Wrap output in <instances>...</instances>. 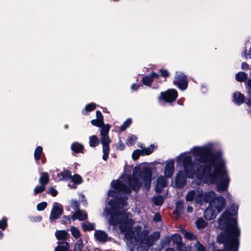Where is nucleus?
<instances>
[{
	"label": "nucleus",
	"instance_id": "1",
	"mask_svg": "<svg viewBox=\"0 0 251 251\" xmlns=\"http://www.w3.org/2000/svg\"><path fill=\"white\" fill-rule=\"evenodd\" d=\"M192 152L198 164L193 163L192 157L187 154H180L177 158V164L183 168V171H180L176 176L177 188L185 185L186 177L193 178L196 176L207 184L216 183L218 192L226 190L230 179L221 152H213L207 147H194Z\"/></svg>",
	"mask_w": 251,
	"mask_h": 251
},
{
	"label": "nucleus",
	"instance_id": "2",
	"mask_svg": "<svg viewBox=\"0 0 251 251\" xmlns=\"http://www.w3.org/2000/svg\"><path fill=\"white\" fill-rule=\"evenodd\" d=\"M110 225H119L121 232L124 234L126 239V244L131 250L137 246V251H148L150 248L160 237L158 231L154 232L150 236L142 231L140 226L133 228L135 223L132 219V215L127 212H120L117 209L110 214L109 219Z\"/></svg>",
	"mask_w": 251,
	"mask_h": 251
},
{
	"label": "nucleus",
	"instance_id": "3",
	"mask_svg": "<svg viewBox=\"0 0 251 251\" xmlns=\"http://www.w3.org/2000/svg\"><path fill=\"white\" fill-rule=\"evenodd\" d=\"M237 205H232L229 210H226L218 220L219 227L225 231L217 237L218 242L224 245V250L215 251H238L240 231L237 226L236 220L232 216L236 214Z\"/></svg>",
	"mask_w": 251,
	"mask_h": 251
},
{
	"label": "nucleus",
	"instance_id": "4",
	"mask_svg": "<svg viewBox=\"0 0 251 251\" xmlns=\"http://www.w3.org/2000/svg\"><path fill=\"white\" fill-rule=\"evenodd\" d=\"M152 173L149 168H144L141 173L138 174L134 169L132 176L126 175L120 180H113L111 185L113 188L119 192L130 194L131 190L138 192L142 184L143 180L146 190L151 188Z\"/></svg>",
	"mask_w": 251,
	"mask_h": 251
},
{
	"label": "nucleus",
	"instance_id": "5",
	"mask_svg": "<svg viewBox=\"0 0 251 251\" xmlns=\"http://www.w3.org/2000/svg\"><path fill=\"white\" fill-rule=\"evenodd\" d=\"M187 201H192L194 200L197 203L202 204L203 201L209 202L212 206L220 205V203L224 201V205H226V200L222 197H216V194L212 191L203 194L202 190L200 188L189 191L185 196Z\"/></svg>",
	"mask_w": 251,
	"mask_h": 251
},
{
	"label": "nucleus",
	"instance_id": "6",
	"mask_svg": "<svg viewBox=\"0 0 251 251\" xmlns=\"http://www.w3.org/2000/svg\"><path fill=\"white\" fill-rule=\"evenodd\" d=\"M110 130V126L106 125L102 128L100 132V143L102 145V158L106 161L108 159L109 151V144L111 142L108 134Z\"/></svg>",
	"mask_w": 251,
	"mask_h": 251
},
{
	"label": "nucleus",
	"instance_id": "7",
	"mask_svg": "<svg viewBox=\"0 0 251 251\" xmlns=\"http://www.w3.org/2000/svg\"><path fill=\"white\" fill-rule=\"evenodd\" d=\"M55 235L59 241L57 242L58 246L55 248L54 251H68L69 249L70 246L66 241L70 237L69 234L64 230H56Z\"/></svg>",
	"mask_w": 251,
	"mask_h": 251
},
{
	"label": "nucleus",
	"instance_id": "8",
	"mask_svg": "<svg viewBox=\"0 0 251 251\" xmlns=\"http://www.w3.org/2000/svg\"><path fill=\"white\" fill-rule=\"evenodd\" d=\"M225 205H224V201H221L220 205L211 206L208 207L204 212V216L207 220L214 219L216 216L224 209Z\"/></svg>",
	"mask_w": 251,
	"mask_h": 251
},
{
	"label": "nucleus",
	"instance_id": "9",
	"mask_svg": "<svg viewBox=\"0 0 251 251\" xmlns=\"http://www.w3.org/2000/svg\"><path fill=\"white\" fill-rule=\"evenodd\" d=\"M63 213V208L61 204L57 202H54L51 208L50 216L51 222L60 218Z\"/></svg>",
	"mask_w": 251,
	"mask_h": 251
},
{
	"label": "nucleus",
	"instance_id": "10",
	"mask_svg": "<svg viewBox=\"0 0 251 251\" xmlns=\"http://www.w3.org/2000/svg\"><path fill=\"white\" fill-rule=\"evenodd\" d=\"M174 83L180 90H184L188 86L186 76L181 73H176Z\"/></svg>",
	"mask_w": 251,
	"mask_h": 251
},
{
	"label": "nucleus",
	"instance_id": "11",
	"mask_svg": "<svg viewBox=\"0 0 251 251\" xmlns=\"http://www.w3.org/2000/svg\"><path fill=\"white\" fill-rule=\"evenodd\" d=\"M177 97V92L175 89H170L165 92H161L159 99H162L164 101L171 102L175 101Z\"/></svg>",
	"mask_w": 251,
	"mask_h": 251
},
{
	"label": "nucleus",
	"instance_id": "12",
	"mask_svg": "<svg viewBox=\"0 0 251 251\" xmlns=\"http://www.w3.org/2000/svg\"><path fill=\"white\" fill-rule=\"evenodd\" d=\"M175 161L173 160L168 161L166 164L164 174L166 177L170 178L174 172Z\"/></svg>",
	"mask_w": 251,
	"mask_h": 251
},
{
	"label": "nucleus",
	"instance_id": "13",
	"mask_svg": "<svg viewBox=\"0 0 251 251\" xmlns=\"http://www.w3.org/2000/svg\"><path fill=\"white\" fill-rule=\"evenodd\" d=\"M87 213L83 210L77 209L72 216L71 218L73 220H79V221H83L87 218Z\"/></svg>",
	"mask_w": 251,
	"mask_h": 251
},
{
	"label": "nucleus",
	"instance_id": "14",
	"mask_svg": "<svg viewBox=\"0 0 251 251\" xmlns=\"http://www.w3.org/2000/svg\"><path fill=\"white\" fill-rule=\"evenodd\" d=\"M166 184L167 181L166 178L163 176L159 177L157 180V183L155 187L156 192L158 193H161Z\"/></svg>",
	"mask_w": 251,
	"mask_h": 251
},
{
	"label": "nucleus",
	"instance_id": "15",
	"mask_svg": "<svg viewBox=\"0 0 251 251\" xmlns=\"http://www.w3.org/2000/svg\"><path fill=\"white\" fill-rule=\"evenodd\" d=\"M94 236L98 241L101 242H105L108 239L107 234L102 230H95Z\"/></svg>",
	"mask_w": 251,
	"mask_h": 251
},
{
	"label": "nucleus",
	"instance_id": "16",
	"mask_svg": "<svg viewBox=\"0 0 251 251\" xmlns=\"http://www.w3.org/2000/svg\"><path fill=\"white\" fill-rule=\"evenodd\" d=\"M71 179L73 182V184L72 185L69 184V186L74 189H75L76 185L81 184L83 181L82 177L77 174H75L73 176H71Z\"/></svg>",
	"mask_w": 251,
	"mask_h": 251
},
{
	"label": "nucleus",
	"instance_id": "17",
	"mask_svg": "<svg viewBox=\"0 0 251 251\" xmlns=\"http://www.w3.org/2000/svg\"><path fill=\"white\" fill-rule=\"evenodd\" d=\"M233 101L238 105H240L244 103L245 97L243 95L239 92H236L233 95Z\"/></svg>",
	"mask_w": 251,
	"mask_h": 251
},
{
	"label": "nucleus",
	"instance_id": "18",
	"mask_svg": "<svg viewBox=\"0 0 251 251\" xmlns=\"http://www.w3.org/2000/svg\"><path fill=\"white\" fill-rule=\"evenodd\" d=\"M39 180L40 184H42L46 186V185L48 184L50 180L49 174L47 172L41 173L40 174V177Z\"/></svg>",
	"mask_w": 251,
	"mask_h": 251
},
{
	"label": "nucleus",
	"instance_id": "19",
	"mask_svg": "<svg viewBox=\"0 0 251 251\" xmlns=\"http://www.w3.org/2000/svg\"><path fill=\"white\" fill-rule=\"evenodd\" d=\"M171 238L173 244H176V247H179L183 245L182 243V237L180 234L178 233L175 234L173 235Z\"/></svg>",
	"mask_w": 251,
	"mask_h": 251
},
{
	"label": "nucleus",
	"instance_id": "20",
	"mask_svg": "<svg viewBox=\"0 0 251 251\" xmlns=\"http://www.w3.org/2000/svg\"><path fill=\"white\" fill-rule=\"evenodd\" d=\"M83 146L78 142H74L71 145V150L75 153L83 152Z\"/></svg>",
	"mask_w": 251,
	"mask_h": 251
},
{
	"label": "nucleus",
	"instance_id": "21",
	"mask_svg": "<svg viewBox=\"0 0 251 251\" xmlns=\"http://www.w3.org/2000/svg\"><path fill=\"white\" fill-rule=\"evenodd\" d=\"M100 141L96 135H92L89 138V144L92 148H95L99 145Z\"/></svg>",
	"mask_w": 251,
	"mask_h": 251
},
{
	"label": "nucleus",
	"instance_id": "22",
	"mask_svg": "<svg viewBox=\"0 0 251 251\" xmlns=\"http://www.w3.org/2000/svg\"><path fill=\"white\" fill-rule=\"evenodd\" d=\"M182 233L184 236V237L189 240H195L197 239V236L192 232L187 231L184 229H181Z\"/></svg>",
	"mask_w": 251,
	"mask_h": 251
},
{
	"label": "nucleus",
	"instance_id": "23",
	"mask_svg": "<svg viewBox=\"0 0 251 251\" xmlns=\"http://www.w3.org/2000/svg\"><path fill=\"white\" fill-rule=\"evenodd\" d=\"M43 153V148L41 146H38L35 151L34 153V158L36 160V163H39V160L41 158V156Z\"/></svg>",
	"mask_w": 251,
	"mask_h": 251
},
{
	"label": "nucleus",
	"instance_id": "24",
	"mask_svg": "<svg viewBox=\"0 0 251 251\" xmlns=\"http://www.w3.org/2000/svg\"><path fill=\"white\" fill-rule=\"evenodd\" d=\"M58 176L61 180H68L71 179V172L68 170L64 171L58 174Z\"/></svg>",
	"mask_w": 251,
	"mask_h": 251
},
{
	"label": "nucleus",
	"instance_id": "25",
	"mask_svg": "<svg viewBox=\"0 0 251 251\" xmlns=\"http://www.w3.org/2000/svg\"><path fill=\"white\" fill-rule=\"evenodd\" d=\"M151 201L155 205H161L164 202V198L162 196H155L152 198Z\"/></svg>",
	"mask_w": 251,
	"mask_h": 251
},
{
	"label": "nucleus",
	"instance_id": "26",
	"mask_svg": "<svg viewBox=\"0 0 251 251\" xmlns=\"http://www.w3.org/2000/svg\"><path fill=\"white\" fill-rule=\"evenodd\" d=\"M81 226L84 231H90L94 229L95 224L89 222H85L82 223Z\"/></svg>",
	"mask_w": 251,
	"mask_h": 251
},
{
	"label": "nucleus",
	"instance_id": "27",
	"mask_svg": "<svg viewBox=\"0 0 251 251\" xmlns=\"http://www.w3.org/2000/svg\"><path fill=\"white\" fill-rule=\"evenodd\" d=\"M236 79L239 82L246 81L248 78V75L244 72H240L235 75Z\"/></svg>",
	"mask_w": 251,
	"mask_h": 251
},
{
	"label": "nucleus",
	"instance_id": "28",
	"mask_svg": "<svg viewBox=\"0 0 251 251\" xmlns=\"http://www.w3.org/2000/svg\"><path fill=\"white\" fill-rule=\"evenodd\" d=\"M197 227L199 229L203 228L207 226V223L202 218H199L195 222Z\"/></svg>",
	"mask_w": 251,
	"mask_h": 251
},
{
	"label": "nucleus",
	"instance_id": "29",
	"mask_svg": "<svg viewBox=\"0 0 251 251\" xmlns=\"http://www.w3.org/2000/svg\"><path fill=\"white\" fill-rule=\"evenodd\" d=\"M155 148V146L153 145H151L148 148H144L142 149V155H149L151 153Z\"/></svg>",
	"mask_w": 251,
	"mask_h": 251
},
{
	"label": "nucleus",
	"instance_id": "30",
	"mask_svg": "<svg viewBox=\"0 0 251 251\" xmlns=\"http://www.w3.org/2000/svg\"><path fill=\"white\" fill-rule=\"evenodd\" d=\"M70 231L72 235L75 239H77L81 236V233L80 230L75 226H71L70 228Z\"/></svg>",
	"mask_w": 251,
	"mask_h": 251
},
{
	"label": "nucleus",
	"instance_id": "31",
	"mask_svg": "<svg viewBox=\"0 0 251 251\" xmlns=\"http://www.w3.org/2000/svg\"><path fill=\"white\" fill-rule=\"evenodd\" d=\"M152 79L150 75H146L142 78V81L143 84L147 86H150L152 82Z\"/></svg>",
	"mask_w": 251,
	"mask_h": 251
},
{
	"label": "nucleus",
	"instance_id": "32",
	"mask_svg": "<svg viewBox=\"0 0 251 251\" xmlns=\"http://www.w3.org/2000/svg\"><path fill=\"white\" fill-rule=\"evenodd\" d=\"M91 124L92 125H93L94 126L101 127L100 130L102 129V127H103L106 125H108L110 127V126L109 124H105V125H104L103 123H101L99 121V120L97 119H96L92 120L91 121Z\"/></svg>",
	"mask_w": 251,
	"mask_h": 251
},
{
	"label": "nucleus",
	"instance_id": "33",
	"mask_svg": "<svg viewBox=\"0 0 251 251\" xmlns=\"http://www.w3.org/2000/svg\"><path fill=\"white\" fill-rule=\"evenodd\" d=\"M183 208V203L181 201H178L176 203V207L175 209V212L178 214H180Z\"/></svg>",
	"mask_w": 251,
	"mask_h": 251
},
{
	"label": "nucleus",
	"instance_id": "34",
	"mask_svg": "<svg viewBox=\"0 0 251 251\" xmlns=\"http://www.w3.org/2000/svg\"><path fill=\"white\" fill-rule=\"evenodd\" d=\"M172 241L171 237L167 236H165L163 239L161 240V244L163 248L164 247H167L170 246V242Z\"/></svg>",
	"mask_w": 251,
	"mask_h": 251
},
{
	"label": "nucleus",
	"instance_id": "35",
	"mask_svg": "<svg viewBox=\"0 0 251 251\" xmlns=\"http://www.w3.org/2000/svg\"><path fill=\"white\" fill-rule=\"evenodd\" d=\"M131 120L130 119H127L120 127V131H124L131 124Z\"/></svg>",
	"mask_w": 251,
	"mask_h": 251
},
{
	"label": "nucleus",
	"instance_id": "36",
	"mask_svg": "<svg viewBox=\"0 0 251 251\" xmlns=\"http://www.w3.org/2000/svg\"><path fill=\"white\" fill-rule=\"evenodd\" d=\"M46 186L41 184L40 186H37L34 189V195H36L38 193H42L45 191Z\"/></svg>",
	"mask_w": 251,
	"mask_h": 251
},
{
	"label": "nucleus",
	"instance_id": "37",
	"mask_svg": "<svg viewBox=\"0 0 251 251\" xmlns=\"http://www.w3.org/2000/svg\"><path fill=\"white\" fill-rule=\"evenodd\" d=\"M140 155H142V150H136L134 151L132 154V157L133 160H136L140 157Z\"/></svg>",
	"mask_w": 251,
	"mask_h": 251
},
{
	"label": "nucleus",
	"instance_id": "38",
	"mask_svg": "<svg viewBox=\"0 0 251 251\" xmlns=\"http://www.w3.org/2000/svg\"><path fill=\"white\" fill-rule=\"evenodd\" d=\"M137 139V138L135 135H131L127 140L126 144L127 145L131 146L135 143Z\"/></svg>",
	"mask_w": 251,
	"mask_h": 251
},
{
	"label": "nucleus",
	"instance_id": "39",
	"mask_svg": "<svg viewBox=\"0 0 251 251\" xmlns=\"http://www.w3.org/2000/svg\"><path fill=\"white\" fill-rule=\"evenodd\" d=\"M194 246L197 251H206L205 248L199 241L196 242Z\"/></svg>",
	"mask_w": 251,
	"mask_h": 251
},
{
	"label": "nucleus",
	"instance_id": "40",
	"mask_svg": "<svg viewBox=\"0 0 251 251\" xmlns=\"http://www.w3.org/2000/svg\"><path fill=\"white\" fill-rule=\"evenodd\" d=\"M47 202H42L38 203L37 205V209L38 211H42L44 210L47 206Z\"/></svg>",
	"mask_w": 251,
	"mask_h": 251
},
{
	"label": "nucleus",
	"instance_id": "41",
	"mask_svg": "<svg viewBox=\"0 0 251 251\" xmlns=\"http://www.w3.org/2000/svg\"><path fill=\"white\" fill-rule=\"evenodd\" d=\"M7 226V219L5 217H3L0 221V229L4 230Z\"/></svg>",
	"mask_w": 251,
	"mask_h": 251
},
{
	"label": "nucleus",
	"instance_id": "42",
	"mask_svg": "<svg viewBox=\"0 0 251 251\" xmlns=\"http://www.w3.org/2000/svg\"><path fill=\"white\" fill-rule=\"evenodd\" d=\"M96 108V104L95 103H89L85 106V109L87 111H91L94 110Z\"/></svg>",
	"mask_w": 251,
	"mask_h": 251
},
{
	"label": "nucleus",
	"instance_id": "43",
	"mask_svg": "<svg viewBox=\"0 0 251 251\" xmlns=\"http://www.w3.org/2000/svg\"><path fill=\"white\" fill-rule=\"evenodd\" d=\"M71 207L74 209L75 210V211L76 210H77V209H79V204H78V202L76 201H75V200H72L71 202Z\"/></svg>",
	"mask_w": 251,
	"mask_h": 251
},
{
	"label": "nucleus",
	"instance_id": "44",
	"mask_svg": "<svg viewBox=\"0 0 251 251\" xmlns=\"http://www.w3.org/2000/svg\"><path fill=\"white\" fill-rule=\"evenodd\" d=\"M96 117H97V119L99 120V121H100L101 123L104 124L103 116L100 111H96Z\"/></svg>",
	"mask_w": 251,
	"mask_h": 251
},
{
	"label": "nucleus",
	"instance_id": "45",
	"mask_svg": "<svg viewBox=\"0 0 251 251\" xmlns=\"http://www.w3.org/2000/svg\"><path fill=\"white\" fill-rule=\"evenodd\" d=\"M161 75L164 77H167L170 75V73L168 70L166 69H162L160 70Z\"/></svg>",
	"mask_w": 251,
	"mask_h": 251
},
{
	"label": "nucleus",
	"instance_id": "46",
	"mask_svg": "<svg viewBox=\"0 0 251 251\" xmlns=\"http://www.w3.org/2000/svg\"><path fill=\"white\" fill-rule=\"evenodd\" d=\"M125 145L123 144L121 140H119L116 146L117 149L120 151L123 150L125 148Z\"/></svg>",
	"mask_w": 251,
	"mask_h": 251
},
{
	"label": "nucleus",
	"instance_id": "47",
	"mask_svg": "<svg viewBox=\"0 0 251 251\" xmlns=\"http://www.w3.org/2000/svg\"><path fill=\"white\" fill-rule=\"evenodd\" d=\"M153 220L155 222H158L161 221V217L159 213H156L154 214L153 216Z\"/></svg>",
	"mask_w": 251,
	"mask_h": 251
},
{
	"label": "nucleus",
	"instance_id": "48",
	"mask_svg": "<svg viewBox=\"0 0 251 251\" xmlns=\"http://www.w3.org/2000/svg\"><path fill=\"white\" fill-rule=\"evenodd\" d=\"M50 193L53 196L55 197L57 195L58 192L53 187H51L50 188Z\"/></svg>",
	"mask_w": 251,
	"mask_h": 251
},
{
	"label": "nucleus",
	"instance_id": "49",
	"mask_svg": "<svg viewBox=\"0 0 251 251\" xmlns=\"http://www.w3.org/2000/svg\"><path fill=\"white\" fill-rule=\"evenodd\" d=\"M107 195L108 196L111 197L112 198H116V192L114 190H109Z\"/></svg>",
	"mask_w": 251,
	"mask_h": 251
},
{
	"label": "nucleus",
	"instance_id": "50",
	"mask_svg": "<svg viewBox=\"0 0 251 251\" xmlns=\"http://www.w3.org/2000/svg\"><path fill=\"white\" fill-rule=\"evenodd\" d=\"M150 76L151 77L152 80L154 79V78H159L160 75L155 72H152L151 73L150 75Z\"/></svg>",
	"mask_w": 251,
	"mask_h": 251
},
{
	"label": "nucleus",
	"instance_id": "51",
	"mask_svg": "<svg viewBox=\"0 0 251 251\" xmlns=\"http://www.w3.org/2000/svg\"><path fill=\"white\" fill-rule=\"evenodd\" d=\"M141 86H142V85L141 84H133L132 85L131 88L132 90L136 91Z\"/></svg>",
	"mask_w": 251,
	"mask_h": 251
},
{
	"label": "nucleus",
	"instance_id": "52",
	"mask_svg": "<svg viewBox=\"0 0 251 251\" xmlns=\"http://www.w3.org/2000/svg\"><path fill=\"white\" fill-rule=\"evenodd\" d=\"M176 249L177 251H188L186 250L183 244L179 247H176Z\"/></svg>",
	"mask_w": 251,
	"mask_h": 251
},
{
	"label": "nucleus",
	"instance_id": "53",
	"mask_svg": "<svg viewBox=\"0 0 251 251\" xmlns=\"http://www.w3.org/2000/svg\"><path fill=\"white\" fill-rule=\"evenodd\" d=\"M249 67V65L246 63V62H243L242 64V68L243 69H248Z\"/></svg>",
	"mask_w": 251,
	"mask_h": 251
},
{
	"label": "nucleus",
	"instance_id": "54",
	"mask_svg": "<svg viewBox=\"0 0 251 251\" xmlns=\"http://www.w3.org/2000/svg\"><path fill=\"white\" fill-rule=\"evenodd\" d=\"M124 198V200L122 202V207L124 208V206H126V199H127V197H126V198Z\"/></svg>",
	"mask_w": 251,
	"mask_h": 251
},
{
	"label": "nucleus",
	"instance_id": "55",
	"mask_svg": "<svg viewBox=\"0 0 251 251\" xmlns=\"http://www.w3.org/2000/svg\"><path fill=\"white\" fill-rule=\"evenodd\" d=\"M187 211L191 213L193 211V208L191 206H188L187 207Z\"/></svg>",
	"mask_w": 251,
	"mask_h": 251
},
{
	"label": "nucleus",
	"instance_id": "56",
	"mask_svg": "<svg viewBox=\"0 0 251 251\" xmlns=\"http://www.w3.org/2000/svg\"><path fill=\"white\" fill-rule=\"evenodd\" d=\"M165 251H176L174 248H169L165 250Z\"/></svg>",
	"mask_w": 251,
	"mask_h": 251
},
{
	"label": "nucleus",
	"instance_id": "57",
	"mask_svg": "<svg viewBox=\"0 0 251 251\" xmlns=\"http://www.w3.org/2000/svg\"><path fill=\"white\" fill-rule=\"evenodd\" d=\"M63 219H64L65 220L68 221L69 220V218L68 217L65 216L63 217Z\"/></svg>",
	"mask_w": 251,
	"mask_h": 251
},
{
	"label": "nucleus",
	"instance_id": "58",
	"mask_svg": "<svg viewBox=\"0 0 251 251\" xmlns=\"http://www.w3.org/2000/svg\"><path fill=\"white\" fill-rule=\"evenodd\" d=\"M37 220L39 221H41L42 220V217L41 216H38L37 217Z\"/></svg>",
	"mask_w": 251,
	"mask_h": 251
},
{
	"label": "nucleus",
	"instance_id": "59",
	"mask_svg": "<svg viewBox=\"0 0 251 251\" xmlns=\"http://www.w3.org/2000/svg\"><path fill=\"white\" fill-rule=\"evenodd\" d=\"M3 233L0 231V238H1L3 236Z\"/></svg>",
	"mask_w": 251,
	"mask_h": 251
},
{
	"label": "nucleus",
	"instance_id": "60",
	"mask_svg": "<svg viewBox=\"0 0 251 251\" xmlns=\"http://www.w3.org/2000/svg\"><path fill=\"white\" fill-rule=\"evenodd\" d=\"M42 164H44L45 163V160L44 159H42Z\"/></svg>",
	"mask_w": 251,
	"mask_h": 251
},
{
	"label": "nucleus",
	"instance_id": "61",
	"mask_svg": "<svg viewBox=\"0 0 251 251\" xmlns=\"http://www.w3.org/2000/svg\"><path fill=\"white\" fill-rule=\"evenodd\" d=\"M246 54H247V51L245 50V57H247V56H246Z\"/></svg>",
	"mask_w": 251,
	"mask_h": 251
},
{
	"label": "nucleus",
	"instance_id": "62",
	"mask_svg": "<svg viewBox=\"0 0 251 251\" xmlns=\"http://www.w3.org/2000/svg\"><path fill=\"white\" fill-rule=\"evenodd\" d=\"M65 128L66 129H67V128H68V125H65Z\"/></svg>",
	"mask_w": 251,
	"mask_h": 251
}]
</instances>
